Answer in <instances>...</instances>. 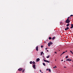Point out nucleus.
I'll use <instances>...</instances> for the list:
<instances>
[{
  "mask_svg": "<svg viewBox=\"0 0 73 73\" xmlns=\"http://www.w3.org/2000/svg\"><path fill=\"white\" fill-rule=\"evenodd\" d=\"M65 23H67V24H68V23H70V21L69 20H66V21Z\"/></svg>",
  "mask_w": 73,
  "mask_h": 73,
  "instance_id": "f257e3e1",
  "label": "nucleus"
},
{
  "mask_svg": "<svg viewBox=\"0 0 73 73\" xmlns=\"http://www.w3.org/2000/svg\"><path fill=\"white\" fill-rule=\"evenodd\" d=\"M43 61L44 62H48V63H50V61H49L48 60H45L44 59H43Z\"/></svg>",
  "mask_w": 73,
  "mask_h": 73,
  "instance_id": "f03ea898",
  "label": "nucleus"
},
{
  "mask_svg": "<svg viewBox=\"0 0 73 73\" xmlns=\"http://www.w3.org/2000/svg\"><path fill=\"white\" fill-rule=\"evenodd\" d=\"M61 61H63V60H61Z\"/></svg>",
  "mask_w": 73,
  "mask_h": 73,
  "instance_id": "f704fd0d",
  "label": "nucleus"
},
{
  "mask_svg": "<svg viewBox=\"0 0 73 73\" xmlns=\"http://www.w3.org/2000/svg\"><path fill=\"white\" fill-rule=\"evenodd\" d=\"M30 63L31 64H32V61H30Z\"/></svg>",
  "mask_w": 73,
  "mask_h": 73,
  "instance_id": "412c9836",
  "label": "nucleus"
},
{
  "mask_svg": "<svg viewBox=\"0 0 73 73\" xmlns=\"http://www.w3.org/2000/svg\"><path fill=\"white\" fill-rule=\"evenodd\" d=\"M43 47V46L42 45L41 46V48H42Z\"/></svg>",
  "mask_w": 73,
  "mask_h": 73,
  "instance_id": "cd10ccee",
  "label": "nucleus"
},
{
  "mask_svg": "<svg viewBox=\"0 0 73 73\" xmlns=\"http://www.w3.org/2000/svg\"><path fill=\"white\" fill-rule=\"evenodd\" d=\"M25 70L23 69V71H22V72H23V73L24 72Z\"/></svg>",
  "mask_w": 73,
  "mask_h": 73,
  "instance_id": "5701e85b",
  "label": "nucleus"
},
{
  "mask_svg": "<svg viewBox=\"0 0 73 73\" xmlns=\"http://www.w3.org/2000/svg\"><path fill=\"white\" fill-rule=\"evenodd\" d=\"M55 38H56V37H55V36H54V37H53L52 38V40H54V39Z\"/></svg>",
  "mask_w": 73,
  "mask_h": 73,
  "instance_id": "f8f14e48",
  "label": "nucleus"
},
{
  "mask_svg": "<svg viewBox=\"0 0 73 73\" xmlns=\"http://www.w3.org/2000/svg\"><path fill=\"white\" fill-rule=\"evenodd\" d=\"M67 20H69V17H68Z\"/></svg>",
  "mask_w": 73,
  "mask_h": 73,
  "instance_id": "393cba45",
  "label": "nucleus"
},
{
  "mask_svg": "<svg viewBox=\"0 0 73 73\" xmlns=\"http://www.w3.org/2000/svg\"><path fill=\"white\" fill-rule=\"evenodd\" d=\"M56 68V67H54L53 68Z\"/></svg>",
  "mask_w": 73,
  "mask_h": 73,
  "instance_id": "473e14b6",
  "label": "nucleus"
},
{
  "mask_svg": "<svg viewBox=\"0 0 73 73\" xmlns=\"http://www.w3.org/2000/svg\"><path fill=\"white\" fill-rule=\"evenodd\" d=\"M71 27H70L71 29H72V28H73V24H71Z\"/></svg>",
  "mask_w": 73,
  "mask_h": 73,
  "instance_id": "0eeeda50",
  "label": "nucleus"
},
{
  "mask_svg": "<svg viewBox=\"0 0 73 73\" xmlns=\"http://www.w3.org/2000/svg\"><path fill=\"white\" fill-rule=\"evenodd\" d=\"M43 54H44V53H43Z\"/></svg>",
  "mask_w": 73,
  "mask_h": 73,
  "instance_id": "58836bf2",
  "label": "nucleus"
},
{
  "mask_svg": "<svg viewBox=\"0 0 73 73\" xmlns=\"http://www.w3.org/2000/svg\"><path fill=\"white\" fill-rule=\"evenodd\" d=\"M49 57H50V55H49L47 57V58H49Z\"/></svg>",
  "mask_w": 73,
  "mask_h": 73,
  "instance_id": "a211bd4d",
  "label": "nucleus"
},
{
  "mask_svg": "<svg viewBox=\"0 0 73 73\" xmlns=\"http://www.w3.org/2000/svg\"><path fill=\"white\" fill-rule=\"evenodd\" d=\"M48 46H50V43H48Z\"/></svg>",
  "mask_w": 73,
  "mask_h": 73,
  "instance_id": "1a4fd4ad",
  "label": "nucleus"
},
{
  "mask_svg": "<svg viewBox=\"0 0 73 73\" xmlns=\"http://www.w3.org/2000/svg\"><path fill=\"white\" fill-rule=\"evenodd\" d=\"M55 53H57V52H55Z\"/></svg>",
  "mask_w": 73,
  "mask_h": 73,
  "instance_id": "e433bc0d",
  "label": "nucleus"
},
{
  "mask_svg": "<svg viewBox=\"0 0 73 73\" xmlns=\"http://www.w3.org/2000/svg\"><path fill=\"white\" fill-rule=\"evenodd\" d=\"M41 73H43V72H41Z\"/></svg>",
  "mask_w": 73,
  "mask_h": 73,
  "instance_id": "ea45409f",
  "label": "nucleus"
},
{
  "mask_svg": "<svg viewBox=\"0 0 73 73\" xmlns=\"http://www.w3.org/2000/svg\"><path fill=\"white\" fill-rule=\"evenodd\" d=\"M64 68H66V67H65V66H64Z\"/></svg>",
  "mask_w": 73,
  "mask_h": 73,
  "instance_id": "c756f323",
  "label": "nucleus"
},
{
  "mask_svg": "<svg viewBox=\"0 0 73 73\" xmlns=\"http://www.w3.org/2000/svg\"><path fill=\"white\" fill-rule=\"evenodd\" d=\"M68 56H66V59L67 58H68Z\"/></svg>",
  "mask_w": 73,
  "mask_h": 73,
  "instance_id": "4468645a",
  "label": "nucleus"
},
{
  "mask_svg": "<svg viewBox=\"0 0 73 73\" xmlns=\"http://www.w3.org/2000/svg\"><path fill=\"white\" fill-rule=\"evenodd\" d=\"M40 60V58H38L36 59V61L37 62H38Z\"/></svg>",
  "mask_w": 73,
  "mask_h": 73,
  "instance_id": "6e6552de",
  "label": "nucleus"
},
{
  "mask_svg": "<svg viewBox=\"0 0 73 73\" xmlns=\"http://www.w3.org/2000/svg\"><path fill=\"white\" fill-rule=\"evenodd\" d=\"M43 65L44 66H46L45 64L44 63H43Z\"/></svg>",
  "mask_w": 73,
  "mask_h": 73,
  "instance_id": "f3484780",
  "label": "nucleus"
},
{
  "mask_svg": "<svg viewBox=\"0 0 73 73\" xmlns=\"http://www.w3.org/2000/svg\"><path fill=\"white\" fill-rule=\"evenodd\" d=\"M70 25V23H68V24H67L66 25V27H69V25Z\"/></svg>",
  "mask_w": 73,
  "mask_h": 73,
  "instance_id": "9d476101",
  "label": "nucleus"
},
{
  "mask_svg": "<svg viewBox=\"0 0 73 73\" xmlns=\"http://www.w3.org/2000/svg\"><path fill=\"white\" fill-rule=\"evenodd\" d=\"M50 44H51V45L53 44V43L52 42H50Z\"/></svg>",
  "mask_w": 73,
  "mask_h": 73,
  "instance_id": "6ab92c4d",
  "label": "nucleus"
},
{
  "mask_svg": "<svg viewBox=\"0 0 73 73\" xmlns=\"http://www.w3.org/2000/svg\"><path fill=\"white\" fill-rule=\"evenodd\" d=\"M72 61V60L69 59V61Z\"/></svg>",
  "mask_w": 73,
  "mask_h": 73,
  "instance_id": "b1692460",
  "label": "nucleus"
},
{
  "mask_svg": "<svg viewBox=\"0 0 73 73\" xmlns=\"http://www.w3.org/2000/svg\"><path fill=\"white\" fill-rule=\"evenodd\" d=\"M72 62H73V61L72 60Z\"/></svg>",
  "mask_w": 73,
  "mask_h": 73,
  "instance_id": "79ce46f5",
  "label": "nucleus"
},
{
  "mask_svg": "<svg viewBox=\"0 0 73 73\" xmlns=\"http://www.w3.org/2000/svg\"><path fill=\"white\" fill-rule=\"evenodd\" d=\"M46 70H47V71H48V69H46Z\"/></svg>",
  "mask_w": 73,
  "mask_h": 73,
  "instance_id": "bb28decb",
  "label": "nucleus"
},
{
  "mask_svg": "<svg viewBox=\"0 0 73 73\" xmlns=\"http://www.w3.org/2000/svg\"><path fill=\"white\" fill-rule=\"evenodd\" d=\"M36 51H38V46H37L36 48Z\"/></svg>",
  "mask_w": 73,
  "mask_h": 73,
  "instance_id": "39448f33",
  "label": "nucleus"
},
{
  "mask_svg": "<svg viewBox=\"0 0 73 73\" xmlns=\"http://www.w3.org/2000/svg\"><path fill=\"white\" fill-rule=\"evenodd\" d=\"M40 72H41V70H40Z\"/></svg>",
  "mask_w": 73,
  "mask_h": 73,
  "instance_id": "c85d7f7f",
  "label": "nucleus"
},
{
  "mask_svg": "<svg viewBox=\"0 0 73 73\" xmlns=\"http://www.w3.org/2000/svg\"><path fill=\"white\" fill-rule=\"evenodd\" d=\"M33 65H34V64H36V63L34 61H33Z\"/></svg>",
  "mask_w": 73,
  "mask_h": 73,
  "instance_id": "9b49d317",
  "label": "nucleus"
},
{
  "mask_svg": "<svg viewBox=\"0 0 73 73\" xmlns=\"http://www.w3.org/2000/svg\"><path fill=\"white\" fill-rule=\"evenodd\" d=\"M72 22H73V21H72Z\"/></svg>",
  "mask_w": 73,
  "mask_h": 73,
  "instance_id": "a19ab883",
  "label": "nucleus"
},
{
  "mask_svg": "<svg viewBox=\"0 0 73 73\" xmlns=\"http://www.w3.org/2000/svg\"><path fill=\"white\" fill-rule=\"evenodd\" d=\"M42 54H43V52H42L40 54L41 55V56L42 55Z\"/></svg>",
  "mask_w": 73,
  "mask_h": 73,
  "instance_id": "ddd939ff",
  "label": "nucleus"
},
{
  "mask_svg": "<svg viewBox=\"0 0 73 73\" xmlns=\"http://www.w3.org/2000/svg\"><path fill=\"white\" fill-rule=\"evenodd\" d=\"M69 29V27H66V28L65 29V31H66L68 29Z\"/></svg>",
  "mask_w": 73,
  "mask_h": 73,
  "instance_id": "423d86ee",
  "label": "nucleus"
},
{
  "mask_svg": "<svg viewBox=\"0 0 73 73\" xmlns=\"http://www.w3.org/2000/svg\"><path fill=\"white\" fill-rule=\"evenodd\" d=\"M63 54L65 53V52H63Z\"/></svg>",
  "mask_w": 73,
  "mask_h": 73,
  "instance_id": "7c9ffc66",
  "label": "nucleus"
},
{
  "mask_svg": "<svg viewBox=\"0 0 73 73\" xmlns=\"http://www.w3.org/2000/svg\"><path fill=\"white\" fill-rule=\"evenodd\" d=\"M69 59L70 58H68V59H66V61H69Z\"/></svg>",
  "mask_w": 73,
  "mask_h": 73,
  "instance_id": "dca6fc26",
  "label": "nucleus"
},
{
  "mask_svg": "<svg viewBox=\"0 0 73 73\" xmlns=\"http://www.w3.org/2000/svg\"><path fill=\"white\" fill-rule=\"evenodd\" d=\"M66 52H68V51H67V50H66Z\"/></svg>",
  "mask_w": 73,
  "mask_h": 73,
  "instance_id": "c9c22d12",
  "label": "nucleus"
},
{
  "mask_svg": "<svg viewBox=\"0 0 73 73\" xmlns=\"http://www.w3.org/2000/svg\"><path fill=\"white\" fill-rule=\"evenodd\" d=\"M51 39H52V38L50 37H49V40H51Z\"/></svg>",
  "mask_w": 73,
  "mask_h": 73,
  "instance_id": "2eb2a0df",
  "label": "nucleus"
},
{
  "mask_svg": "<svg viewBox=\"0 0 73 73\" xmlns=\"http://www.w3.org/2000/svg\"><path fill=\"white\" fill-rule=\"evenodd\" d=\"M64 54V53H63H63L62 54Z\"/></svg>",
  "mask_w": 73,
  "mask_h": 73,
  "instance_id": "4c0bfd02",
  "label": "nucleus"
},
{
  "mask_svg": "<svg viewBox=\"0 0 73 73\" xmlns=\"http://www.w3.org/2000/svg\"><path fill=\"white\" fill-rule=\"evenodd\" d=\"M45 49H46H46H47V48H45Z\"/></svg>",
  "mask_w": 73,
  "mask_h": 73,
  "instance_id": "72a5a7b5",
  "label": "nucleus"
},
{
  "mask_svg": "<svg viewBox=\"0 0 73 73\" xmlns=\"http://www.w3.org/2000/svg\"><path fill=\"white\" fill-rule=\"evenodd\" d=\"M33 68H34V69H36V65L35 64H33Z\"/></svg>",
  "mask_w": 73,
  "mask_h": 73,
  "instance_id": "7ed1b4c3",
  "label": "nucleus"
},
{
  "mask_svg": "<svg viewBox=\"0 0 73 73\" xmlns=\"http://www.w3.org/2000/svg\"><path fill=\"white\" fill-rule=\"evenodd\" d=\"M18 70L19 72H21V70H23V68H20L18 69Z\"/></svg>",
  "mask_w": 73,
  "mask_h": 73,
  "instance_id": "20e7f679",
  "label": "nucleus"
},
{
  "mask_svg": "<svg viewBox=\"0 0 73 73\" xmlns=\"http://www.w3.org/2000/svg\"><path fill=\"white\" fill-rule=\"evenodd\" d=\"M62 22H61V23H60V25H62Z\"/></svg>",
  "mask_w": 73,
  "mask_h": 73,
  "instance_id": "aec40b11",
  "label": "nucleus"
},
{
  "mask_svg": "<svg viewBox=\"0 0 73 73\" xmlns=\"http://www.w3.org/2000/svg\"><path fill=\"white\" fill-rule=\"evenodd\" d=\"M72 16H73V15H70V17H72Z\"/></svg>",
  "mask_w": 73,
  "mask_h": 73,
  "instance_id": "a878e982",
  "label": "nucleus"
},
{
  "mask_svg": "<svg viewBox=\"0 0 73 73\" xmlns=\"http://www.w3.org/2000/svg\"><path fill=\"white\" fill-rule=\"evenodd\" d=\"M47 52H49V50H47Z\"/></svg>",
  "mask_w": 73,
  "mask_h": 73,
  "instance_id": "2f4dec72",
  "label": "nucleus"
},
{
  "mask_svg": "<svg viewBox=\"0 0 73 73\" xmlns=\"http://www.w3.org/2000/svg\"><path fill=\"white\" fill-rule=\"evenodd\" d=\"M48 71H49V72H51V71H50V69H48Z\"/></svg>",
  "mask_w": 73,
  "mask_h": 73,
  "instance_id": "4be33fe9",
  "label": "nucleus"
}]
</instances>
